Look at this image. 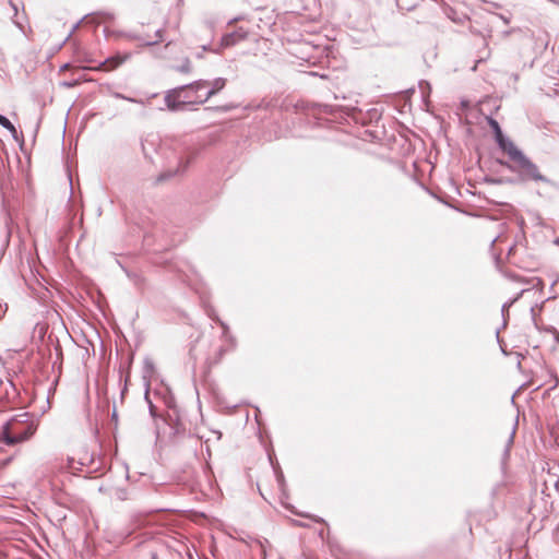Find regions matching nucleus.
<instances>
[{"instance_id": "1", "label": "nucleus", "mask_w": 559, "mask_h": 559, "mask_svg": "<svg viewBox=\"0 0 559 559\" xmlns=\"http://www.w3.org/2000/svg\"><path fill=\"white\" fill-rule=\"evenodd\" d=\"M511 163L499 160L500 165L506 166L511 171L518 174L521 182H544L552 185L551 179L544 176L538 166L527 157L516 145L506 153Z\"/></svg>"}, {"instance_id": "2", "label": "nucleus", "mask_w": 559, "mask_h": 559, "mask_svg": "<svg viewBox=\"0 0 559 559\" xmlns=\"http://www.w3.org/2000/svg\"><path fill=\"white\" fill-rule=\"evenodd\" d=\"M36 431L34 421H29V414L23 413L13 416L2 425L0 440L7 445H14L28 440Z\"/></svg>"}, {"instance_id": "3", "label": "nucleus", "mask_w": 559, "mask_h": 559, "mask_svg": "<svg viewBox=\"0 0 559 559\" xmlns=\"http://www.w3.org/2000/svg\"><path fill=\"white\" fill-rule=\"evenodd\" d=\"M209 85L206 80H197L192 83L185 84L166 92L164 100L168 110L176 112L186 109L188 105H199L197 97L192 98L185 94V88L190 87L197 90H205Z\"/></svg>"}, {"instance_id": "4", "label": "nucleus", "mask_w": 559, "mask_h": 559, "mask_svg": "<svg viewBox=\"0 0 559 559\" xmlns=\"http://www.w3.org/2000/svg\"><path fill=\"white\" fill-rule=\"evenodd\" d=\"M210 435L211 436L206 437L205 435L200 433V431H195L194 433H190V432L188 433V442L190 443V447L192 448L194 453L197 452V445L199 443H201V444L204 443L206 447V452H207L209 456H211L210 442L213 439L215 441H219L222 433L219 431L212 430V431H210Z\"/></svg>"}, {"instance_id": "5", "label": "nucleus", "mask_w": 559, "mask_h": 559, "mask_svg": "<svg viewBox=\"0 0 559 559\" xmlns=\"http://www.w3.org/2000/svg\"><path fill=\"white\" fill-rule=\"evenodd\" d=\"M487 122L495 135V140L499 146V148L507 153L508 151H510L513 146H515V144L508 138L503 134L502 130H501V127L499 124V122L493 119L492 117H488L487 118Z\"/></svg>"}, {"instance_id": "6", "label": "nucleus", "mask_w": 559, "mask_h": 559, "mask_svg": "<svg viewBox=\"0 0 559 559\" xmlns=\"http://www.w3.org/2000/svg\"><path fill=\"white\" fill-rule=\"evenodd\" d=\"M206 82L209 83V85L205 87L204 93H202L201 96L197 95V102L199 105H202L205 102H207L212 96L221 92L226 85V79L224 78H216L212 82Z\"/></svg>"}, {"instance_id": "7", "label": "nucleus", "mask_w": 559, "mask_h": 559, "mask_svg": "<svg viewBox=\"0 0 559 559\" xmlns=\"http://www.w3.org/2000/svg\"><path fill=\"white\" fill-rule=\"evenodd\" d=\"M195 155H197V152L191 151V152H188L187 155L179 157L177 168L174 171L167 170V171L160 174V176L158 177V180H160V181L166 180L173 176L183 174L188 169L190 163L195 157Z\"/></svg>"}, {"instance_id": "8", "label": "nucleus", "mask_w": 559, "mask_h": 559, "mask_svg": "<svg viewBox=\"0 0 559 559\" xmlns=\"http://www.w3.org/2000/svg\"><path fill=\"white\" fill-rule=\"evenodd\" d=\"M247 36H248V32L246 29H243L242 27H239L238 29H236L231 33L225 34L222 37L221 45L223 47H231V46L236 45L237 43L246 39Z\"/></svg>"}, {"instance_id": "9", "label": "nucleus", "mask_w": 559, "mask_h": 559, "mask_svg": "<svg viewBox=\"0 0 559 559\" xmlns=\"http://www.w3.org/2000/svg\"><path fill=\"white\" fill-rule=\"evenodd\" d=\"M169 418V426L173 430V438L176 443L180 441L182 438L188 439L186 425L180 420V418L177 416V418L174 420L173 415H168Z\"/></svg>"}, {"instance_id": "10", "label": "nucleus", "mask_w": 559, "mask_h": 559, "mask_svg": "<svg viewBox=\"0 0 559 559\" xmlns=\"http://www.w3.org/2000/svg\"><path fill=\"white\" fill-rule=\"evenodd\" d=\"M128 58H129L128 53H126V55L117 53L115 56L108 57L105 61H103L99 64V69L105 70V71L115 70L119 66L124 63L128 60Z\"/></svg>"}, {"instance_id": "11", "label": "nucleus", "mask_w": 559, "mask_h": 559, "mask_svg": "<svg viewBox=\"0 0 559 559\" xmlns=\"http://www.w3.org/2000/svg\"><path fill=\"white\" fill-rule=\"evenodd\" d=\"M0 126L3 127L4 129H7L11 133L14 141H16V142L23 141V135L22 134L20 135L17 133V130L14 127V124L5 116H3L1 114H0Z\"/></svg>"}, {"instance_id": "12", "label": "nucleus", "mask_w": 559, "mask_h": 559, "mask_svg": "<svg viewBox=\"0 0 559 559\" xmlns=\"http://www.w3.org/2000/svg\"><path fill=\"white\" fill-rule=\"evenodd\" d=\"M131 37L133 39L142 41L143 45H145V46H153V45L158 44L160 40H163V29H160V28L156 29L154 38H152L150 36L144 38V37L139 36V35H132Z\"/></svg>"}, {"instance_id": "13", "label": "nucleus", "mask_w": 559, "mask_h": 559, "mask_svg": "<svg viewBox=\"0 0 559 559\" xmlns=\"http://www.w3.org/2000/svg\"><path fill=\"white\" fill-rule=\"evenodd\" d=\"M525 290H522L521 293H519L514 298L510 299L509 301L504 302L501 307V316L503 318V326L507 325V318L509 316V308L514 304L516 302L520 297L523 295Z\"/></svg>"}, {"instance_id": "14", "label": "nucleus", "mask_w": 559, "mask_h": 559, "mask_svg": "<svg viewBox=\"0 0 559 559\" xmlns=\"http://www.w3.org/2000/svg\"><path fill=\"white\" fill-rule=\"evenodd\" d=\"M154 370H155L154 361L151 358L145 357L144 361H143V379L144 380L150 379L152 377V374L154 373Z\"/></svg>"}, {"instance_id": "15", "label": "nucleus", "mask_w": 559, "mask_h": 559, "mask_svg": "<svg viewBox=\"0 0 559 559\" xmlns=\"http://www.w3.org/2000/svg\"><path fill=\"white\" fill-rule=\"evenodd\" d=\"M111 96L117 98V99L128 100L130 103H135V104H141V105L144 104V102L142 99L129 97V96H126V95H123V94H121L119 92H112Z\"/></svg>"}, {"instance_id": "16", "label": "nucleus", "mask_w": 559, "mask_h": 559, "mask_svg": "<svg viewBox=\"0 0 559 559\" xmlns=\"http://www.w3.org/2000/svg\"><path fill=\"white\" fill-rule=\"evenodd\" d=\"M176 70H177V71H179V72H181V73H189V72H191V70H192V66H191L190 60H189L188 58H186V59L182 61V63H181L179 67H177V69H176Z\"/></svg>"}, {"instance_id": "17", "label": "nucleus", "mask_w": 559, "mask_h": 559, "mask_svg": "<svg viewBox=\"0 0 559 559\" xmlns=\"http://www.w3.org/2000/svg\"><path fill=\"white\" fill-rule=\"evenodd\" d=\"M145 400L148 403V411H150L151 416L155 418L157 416L156 406L151 402V400L148 397V391H146V393H145Z\"/></svg>"}, {"instance_id": "18", "label": "nucleus", "mask_w": 559, "mask_h": 559, "mask_svg": "<svg viewBox=\"0 0 559 559\" xmlns=\"http://www.w3.org/2000/svg\"><path fill=\"white\" fill-rule=\"evenodd\" d=\"M514 435H515V428H513L511 435L509 436V439L507 441V445H506V450H504V455L508 456L509 455V452H510V448L511 445L513 444V438H514Z\"/></svg>"}, {"instance_id": "19", "label": "nucleus", "mask_w": 559, "mask_h": 559, "mask_svg": "<svg viewBox=\"0 0 559 559\" xmlns=\"http://www.w3.org/2000/svg\"><path fill=\"white\" fill-rule=\"evenodd\" d=\"M204 91H205V90H199V91L197 92V90H194V88L186 87V88H185V94H186V95L188 94V95L192 96V98H194V97H197V95H198V96H201V95H202V93H204Z\"/></svg>"}, {"instance_id": "20", "label": "nucleus", "mask_w": 559, "mask_h": 559, "mask_svg": "<svg viewBox=\"0 0 559 559\" xmlns=\"http://www.w3.org/2000/svg\"><path fill=\"white\" fill-rule=\"evenodd\" d=\"M165 403H166L167 407L174 412V415H176V416H177V409H176V406H175V401H174V399H173V397H169V399H167V400L165 401Z\"/></svg>"}, {"instance_id": "21", "label": "nucleus", "mask_w": 559, "mask_h": 559, "mask_svg": "<svg viewBox=\"0 0 559 559\" xmlns=\"http://www.w3.org/2000/svg\"><path fill=\"white\" fill-rule=\"evenodd\" d=\"M550 376H551V385H550V390H554L558 386L559 384V379H558V376L556 373H552L550 372Z\"/></svg>"}, {"instance_id": "22", "label": "nucleus", "mask_w": 559, "mask_h": 559, "mask_svg": "<svg viewBox=\"0 0 559 559\" xmlns=\"http://www.w3.org/2000/svg\"><path fill=\"white\" fill-rule=\"evenodd\" d=\"M215 321L222 326L223 335L227 336L228 331H229L228 325L224 321L219 320L218 318H216Z\"/></svg>"}, {"instance_id": "23", "label": "nucleus", "mask_w": 559, "mask_h": 559, "mask_svg": "<svg viewBox=\"0 0 559 559\" xmlns=\"http://www.w3.org/2000/svg\"><path fill=\"white\" fill-rule=\"evenodd\" d=\"M277 481L281 487L284 485V475L282 472L277 474Z\"/></svg>"}, {"instance_id": "24", "label": "nucleus", "mask_w": 559, "mask_h": 559, "mask_svg": "<svg viewBox=\"0 0 559 559\" xmlns=\"http://www.w3.org/2000/svg\"><path fill=\"white\" fill-rule=\"evenodd\" d=\"M76 84L75 81H72V82H63L62 85L66 86V87H73L74 85Z\"/></svg>"}, {"instance_id": "25", "label": "nucleus", "mask_w": 559, "mask_h": 559, "mask_svg": "<svg viewBox=\"0 0 559 559\" xmlns=\"http://www.w3.org/2000/svg\"><path fill=\"white\" fill-rule=\"evenodd\" d=\"M499 17L503 21L504 24H509L510 23V17H508L506 15H502V14H500Z\"/></svg>"}, {"instance_id": "26", "label": "nucleus", "mask_w": 559, "mask_h": 559, "mask_svg": "<svg viewBox=\"0 0 559 559\" xmlns=\"http://www.w3.org/2000/svg\"><path fill=\"white\" fill-rule=\"evenodd\" d=\"M11 7L13 8V10H14L15 12L17 11V8H16V5H15L13 2H11Z\"/></svg>"}, {"instance_id": "27", "label": "nucleus", "mask_w": 559, "mask_h": 559, "mask_svg": "<svg viewBox=\"0 0 559 559\" xmlns=\"http://www.w3.org/2000/svg\"><path fill=\"white\" fill-rule=\"evenodd\" d=\"M207 49H209V47H207V46H202V50H203V51H205V50H207Z\"/></svg>"}, {"instance_id": "28", "label": "nucleus", "mask_w": 559, "mask_h": 559, "mask_svg": "<svg viewBox=\"0 0 559 559\" xmlns=\"http://www.w3.org/2000/svg\"><path fill=\"white\" fill-rule=\"evenodd\" d=\"M112 418H117V413H116V411H114V413H112Z\"/></svg>"}, {"instance_id": "29", "label": "nucleus", "mask_w": 559, "mask_h": 559, "mask_svg": "<svg viewBox=\"0 0 559 559\" xmlns=\"http://www.w3.org/2000/svg\"><path fill=\"white\" fill-rule=\"evenodd\" d=\"M197 57L201 58L202 57V52L197 53Z\"/></svg>"}]
</instances>
